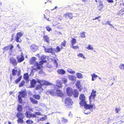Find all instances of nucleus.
Here are the masks:
<instances>
[{"label": "nucleus", "instance_id": "obj_38", "mask_svg": "<svg viewBox=\"0 0 124 124\" xmlns=\"http://www.w3.org/2000/svg\"><path fill=\"white\" fill-rule=\"evenodd\" d=\"M62 48H60L58 46H57L56 47V49H55V51L57 53L59 52H60L61 49Z\"/></svg>", "mask_w": 124, "mask_h": 124}, {"label": "nucleus", "instance_id": "obj_17", "mask_svg": "<svg viewBox=\"0 0 124 124\" xmlns=\"http://www.w3.org/2000/svg\"><path fill=\"white\" fill-rule=\"evenodd\" d=\"M68 78L69 79L73 81H75L76 78L74 76L72 75H69Z\"/></svg>", "mask_w": 124, "mask_h": 124}, {"label": "nucleus", "instance_id": "obj_52", "mask_svg": "<svg viewBox=\"0 0 124 124\" xmlns=\"http://www.w3.org/2000/svg\"><path fill=\"white\" fill-rule=\"evenodd\" d=\"M9 49V46H7V47H6L3 48V50H8Z\"/></svg>", "mask_w": 124, "mask_h": 124}, {"label": "nucleus", "instance_id": "obj_6", "mask_svg": "<svg viewBox=\"0 0 124 124\" xmlns=\"http://www.w3.org/2000/svg\"><path fill=\"white\" fill-rule=\"evenodd\" d=\"M46 56L44 55H42L40 59L41 61L39 62V63H37L36 66L38 68L41 69L42 67V65L44 63L46 62L45 59Z\"/></svg>", "mask_w": 124, "mask_h": 124}, {"label": "nucleus", "instance_id": "obj_11", "mask_svg": "<svg viewBox=\"0 0 124 124\" xmlns=\"http://www.w3.org/2000/svg\"><path fill=\"white\" fill-rule=\"evenodd\" d=\"M67 95L69 96H71L73 94L72 89L68 87L67 89Z\"/></svg>", "mask_w": 124, "mask_h": 124}, {"label": "nucleus", "instance_id": "obj_31", "mask_svg": "<svg viewBox=\"0 0 124 124\" xmlns=\"http://www.w3.org/2000/svg\"><path fill=\"white\" fill-rule=\"evenodd\" d=\"M23 77L25 80H27L29 78L28 74V73L25 74L24 75Z\"/></svg>", "mask_w": 124, "mask_h": 124}, {"label": "nucleus", "instance_id": "obj_28", "mask_svg": "<svg viewBox=\"0 0 124 124\" xmlns=\"http://www.w3.org/2000/svg\"><path fill=\"white\" fill-rule=\"evenodd\" d=\"M47 118V116H45L44 117L40 118L38 119L39 121H43L45 120Z\"/></svg>", "mask_w": 124, "mask_h": 124}, {"label": "nucleus", "instance_id": "obj_2", "mask_svg": "<svg viewBox=\"0 0 124 124\" xmlns=\"http://www.w3.org/2000/svg\"><path fill=\"white\" fill-rule=\"evenodd\" d=\"M79 99L81 100L80 102V104L81 106H85L86 109H90L91 111H93V109H95V106L93 104H87L85 101V97L84 94L80 95L79 97Z\"/></svg>", "mask_w": 124, "mask_h": 124}, {"label": "nucleus", "instance_id": "obj_51", "mask_svg": "<svg viewBox=\"0 0 124 124\" xmlns=\"http://www.w3.org/2000/svg\"><path fill=\"white\" fill-rule=\"evenodd\" d=\"M120 110V109L119 108H116L115 109V111L116 113H118L119 111Z\"/></svg>", "mask_w": 124, "mask_h": 124}, {"label": "nucleus", "instance_id": "obj_35", "mask_svg": "<svg viewBox=\"0 0 124 124\" xmlns=\"http://www.w3.org/2000/svg\"><path fill=\"white\" fill-rule=\"evenodd\" d=\"M17 109L18 111H21L22 110V107L21 105H18L17 107Z\"/></svg>", "mask_w": 124, "mask_h": 124}, {"label": "nucleus", "instance_id": "obj_5", "mask_svg": "<svg viewBox=\"0 0 124 124\" xmlns=\"http://www.w3.org/2000/svg\"><path fill=\"white\" fill-rule=\"evenodd\" d=\"M65 105L69 108H71L73 103V101L69 97H67L65 99Z\"/></svg>", "mask_w": 124, "mask_h": 124}, {"label": "nucleus", "instance_id": "obj_19", "mask_svg": "<svg viewBox=\"0 0 124 124\" xmlns=\"http://www.w3.org/2000/svg\"><path fill=\"white\" fill-rule=\"evenodd\" d=\"M30 48L32 51H35L36 50L37 48L36 46L35 45H31Z\"/></svg>", "mask_w": 124, "mask_h": 124}, {"label": "nucleus", "instance_id": "obj_55", "mask_svg": "<svg viewBox=\"0 0 124 124\" xmlns=\"http://www.w3.org/2000/svg\"><path fill=\"white\" fill-rule=\"evenodd\" d=\"M68 116H69L71 117L72 116V114H71V112H70Z\"/></svg>", "mask_w": 124, "mask_h": 124}, {"label": "nucleus", "instance_id": "obj_8", "mask_svg": "<svg viewBox=\"0 0 124 124\" xmlns=\"http://www.w3.org/2000/svg\"><path fill=\"white\" fill-rule=\"evenodd\" d=\"M96 91L94 90H93L92 92L91 93V95L89 97L90 103H91V101H93L94 100L95 98L96 97Z\"/></svg>", "mask_w": 124, "mask_h": 124}, {"label": "nucleus", "instance_id": "obj_3", "mask_svg": "<svg viewBox=\"0 0 124 124\" xmlns=\"http://www.w3.org/2000/svg\"><path fill=\"white\" fill-rule=\"evenodd\" d=\"M38 82L40 84V85H38L36 86V89L37 90L39 93L41 92L43 90L41 86L44 85H51V83L49 82L44 80H40L39 79H37Z\"/></svg>", "mask_w": 124, "mask_h": 124}, {"label": "nucleus", "instance_id": "obj_34", "mask_svg": "<svg viewBox=\"0 0 124 124\" xmlns=\"http://www.w3.org/2000/svg\"><path fill=\"white\" fill-rule=\"evenodd\" d=\"M77 56L78 57H82L84 59L86 58L85 57V56L83 55V54L82 53H79L78 54Z\"/></svg>", "mask_w": 124, "mask_h": 124}, {"label": "nucleus", "instance_id": "obj_12", "mask_svg": "<svg viewBox=\"0 0 124 124\" xmlns=\"http://www.w3.org/2000/svg\"><path fill=\"white\" fill-rule=\"evenodd\" d=\"M25 115L28 118H30L31 117H35V115L34 114H32L30 112H26L25 114Z\"/></svg>", "mask_w": 124, "mask_h": 124}, {"label": "nucleus", "instance_id": "obj_33", "mask_svg": "<svg viewBox=\"0 0 124 124\" xmlns=\"http://www.w3.org/2000/svg\"><path fill=\"white\" fill-rule=\"evenodd\" d=\"M18 124H23V119H19L17 120Z\"/></svg>", "mask_w": 124, "mask_h": 124}, {"label": "nucleus", "instance_id": "obj_36", "mask_svg": "<svg viewBox=\"0 0 124 124\" xmlns=\"http://www.w3.org/2000/svg\"><path fill=\"white\" fill-rule=\"evenodd\" d=\"M119 67L121 69L124 70V64H121L119 66Z\"/></svg>", "mask_w": 124, "mask_h": 124}, {"label": "nucleus", "instance_id": "obj_42", "mask_svg": "<svg viewBox=\"0 0 124 124\" xmlns=\"http://www.w3.org/2000/svg\"><path fill=\"white\" fill-rule=\"evenodd\" d=\"M17 72V70L13 69L12 70V75H16Z\"/></svg>", "mask_w": 124, "mask_h": 124}, {"label": "nucleus", "instance_id": "obj_9", "mask_svg": "<svg viewBox=\"0 0 124 124\" xmlns=\"http://www.w3.org/2000/svg\"><path fill=\"white\" fill-rule=\"evenodd\" d=\"M44 49L46 52L49 53H51L54 54H55V49H52L51 48L45 47Z\"/></svg>", "mask_w": 124, "mask_h": 124}, {"label": "nucleus", "instance_id": "obj_21", "mask_svg": "<svg viewBox=\"0 0 124 124\" xmlns=\"http://www.w3.org/2000/svg\"><path fill=\"white\" fill-rule=\"evenodd\" d=\"M84 106L85 108V110H84V113H85V114H90L91 112L92 111L90 110V109L88 108L86 109V108H85V106Z\"/></svg>", "mask_w": 124, "mask_h": 124}, {"label": "nucleus", "instance_id": "obj_22", "mask_svg": "<svg viewBox=\"0 0 124 124\" xmlns=\"http://www.w3.org/2000/svg\"><path fill=\"white\" fill-rule=\"evenodd\" d=\"M77 78L79 79H81L83 78V76L82 74L80 73H78L76 74Z\"/></svg>", "mask_w": 124, "mask_h": 124}, {"label": "nucleus", "instance_id": "obj_26", "mask_svg": "<svg viewBox=\"0 0 124 124\" xmlns=\"http://www.w3.org/2000/svg\"><path fill=\"white\" fill-rule=\"evenodd\" d=\"M33 97L34 98L37 100L40 99V96L39 95L37 94H34Z\"/></svg>", "mask_w": 124, "mask_h": 124}, {"label": "nucleus", "instance_id": "obj_46", "mask_svg": "<svg viewBox=\"0 0 124 124\" xmlns=\"http://www.w3.org/2000/svg\"><path fill=\"white\" fill-rule=\"evenodd\" d=\"M24 83L25 82L24 81H22L20 84L19 87H21L23 86L24 85Z\"/></svg>", "mask_w": 124, "mask_h": 124}, {"label": "nucleus", "instance_id": "obj_15", "mask_svg": "<svg viewBox=\"0 0 124 124\" xmlns=\"http://www.w3.org/2000/svg\"><path fill=\"white\" fill-rule=\"evenodd\" d=\"M10 61L11 63L14 65L15 66L17 65V62L15 59L13 58H11Z\"/></svg>", "mask_w": 124, "mask_h": 124}, {"label": "nucleus", "instance_id": "obj_7", "mask_svg": "<svg viewBox=\"0 0 124 124\" xmlns=\"http://www.w3.org/2000/svg\"><path fill=\"white\" fill-rule=\"evenodd\" d=\"M19 95L18 96L19 102L20 103H22V98L24 97L26 95V93L24 91H21L19 93Z\"/></svg>", "mask_w": 124, "mask_h": 124}, {"label": "nucleus", "instance_id": "obj_20", "mask_svg": "<svg viewBox=\"0 0 124 124\" xmlns=\"http://www.w3.org/2000/svg\"><path fill=\"white\" fill-rule=\"evenodd\" d=\"M79 93L77 90H75L73 93V96L75 97H77L78 96Z\"/></svg>", "mask_w": 124, "mask_h": 124}, {"label": "nucleus", "instance_id": "obj_63", "mask_svg": "<svg viewBox=\"0 0 124 124\" xmlns=\"http://www.w3.org/2000/svg\"><path fill=\"white\" fill-rule=\"evenodd\" d=\"M109 26H110L111 28H114V27L112 24H111Z\"/></svg>", "mask_w": 124, "mask_h": 124}, {"label": "nucleus", "instance_id": "obj_54", "mask_svg": "<svg viewBox=\"0 0 124 124\" xmlns=\"http://www.w3.org/2000/svg\"><path fill=\"white\" fill-rule=\"evenodd\" d=\"M62 81L64 82L65 83H66L67 82V79L66 78H63L62 79Z\"/></svg>", "mask_w": 124, "mask_h": 124}, {"label": "nucleus", "instance_id": "obj_58", "mask_svg": "<svg viewBox=\"0 0 124 124\" xmlns=\"http://www.w3.org/2000/svg\"><path fill=\"white\" fill-rule=\"evenodd\" d=\"M107 0L109 2L112 3L113 2V0Z\"/></svg>", "mask_w": 124, "mask_h": 124}, {"label": "nucleus", "instance_id": "obj_49", "mask_svg": "<svg viewBox=\"0 0 124 124\" xmlns=\"http://www.w3.org/2000/svg\"><path fill=\"white\" fill-rule=\"evenodd\" d=\"M62 121L63 123H66L67 122V120L65 119L64 118H62Z\"/></svg>", "mask_w": 124, "mask_h": 124}, {"label": "nucleus", "instance_id": "obj_27", "mask_svg": "<svg viewBox=\"0 0 124 124\" xmlns=\"http://www.w3.org/2000/svg\"><path fill=\"white\" fill-rule=\"evenodd\" d=\"M77 41L76 39L74 38H72L71 41V45H74L76 43Z\"/></svg>", "mask_w": 124, "mask_h": 124}, {"label": "nucleus", "instance_id": "obj_60", "mask_svg": "<svg viewBox=\"0 0 124 124\" xmlns=\"http://www.w3.org/2000/svg\"><path fill=\"white\" fill-rule=\"evenodd\" d=\"M45 13H46L47 14H49V12L48 10H46L45 11Z\"/></svg>", "mask_w": 124, "mask_h": 124}, {"label": "nucleus", "instance_id": "obj_32", "mask_svg": "<svg viewBox=\"0 0 124 124\" xmlns=\"http://www.w3.org/2000/svg\"><path fill=\"white\" fill-rule=\"evenodd\" d=\"M85 32L84 31H82V32L80 33V35L81 36L82 38H85Z\"/></svg>", "mask_w": 124, "mask_h": 124}, {"label": "nucleus", "instance_id": "obj_53", "mask_svg": "<svg viewBox=\"0 0 124 124\" xmlns=\"http://www.w3.org/2000/svg\"><path fill=\"white\" fill-rule=\"evenodd\" d=\"M9 49H10L11 50L13 48L14 46L12 45H10L9 46Z\"/></svg>", "mask_w": 124, "mask_h": 124}, {"label": "nucleus", "instance_id": "obj_45", "mask_svg": "<svg viewBox=\"0 0 124 124\" xmlns=\"http://www.w3.org/2000/svg\"><path fill=\"white\" fill-rule=\"evenodd\" d=\"M80 83V81H77L76 84V85L78 88L79 87L81 86Z\"/></svg>", "mask_w": 124, "mask_h": 124}, {"label": "nucleus", "instance_id": "obj_47", "mask_svg": "<svg viewBox=\"0 0 124 124\" xmlns=\"http://www.w3.org/2000/svg\"><path fill=\"white\" fill-rule=\"evenodd\" d=\"M72 46V48L74 49H76L77 48H79V46H74V45H71Z\"/></svg>", "mask_w": 124, "mask_h": 124}, {"label": "nucleus", "instance_id": "obj_1", "mask_svg": "<svg viewBox=\"0 0 124 124\" xmlns=\"http://www.w3.org/2000/svg\"><path fill=\"white\" fill-rule=\"evenodd\" d=\"M51 85L54 87V89L52 90H48L47 91V93H49L51 95L53 96H58L61 97L63 95V93L62 91L59 89L60 88L62 87V83L59 81L57 80L56 81V85H55L52 84Z\"/></svg>", "mask_w": 124, "mask_h": 124}, {"label": "nucleus", "instance_id": "obj_29", "mask_svg": "<svg viewBox=\"0 0 124 124\" xmlns=\"http://www.w3.org/2000/svg\"><path fill=\"white\" fill-rule=\"evenodd\" d=\"M67 71L69 72L72 74H74L75 72V71L73 70L70 68L68 69Z\"/></svg>", "mask_w": 124, "mask_h": 124}, {"label": "nucleus", "instance_id": "obj_61", "mask_svg": "<svg viewBox=\"0 0 124 124\" xmlns=\"http://www.w3.org/2000/svg\"><path fill=\"white\" fill-rule=\"evenodd\" d=\"M100 17V16H98V17H96L94 19H93V20H95L96 19H98V18H99Z\"/></svg>", "mask_w": 124, "mask_h": 124}, {"label": "nucleus", "instance_id": "obj_57", "mask_svg": "<svg viewBox=\"0 0 124 124\" xmlns=\"http://www.w3.org/2000/svg\"><path fill=\"white\" fill-rule=\"evenodd\" d=\"M36 114L38 115H41V113L39 112H36L35 113Z\"/></svg>", "mask_w": 124, "mask_h": 124}, {"label": "nucleus", "instance_id": "obj_48", "mask_svg": "<svg viewBox=\"0 0 124 124\" xmlns=\"http://www.w3.org/2000/svg\"><path fill=\"white\" fill-rule=\"evenodd\" d=\"M46 28L47 31H49L51 30V28L49 26H47L46 27Z\"/></svg>", "mask_w": 124, "mask_h": 124}, {"label": "nucleus", "instance_id": "obj_40", "mask_svg": "<svg viewBox=\"0 0 124 124\" xmlns=\"http://www.w3.org/2000/svg\"><path fill=\"white\" fill-rule=\"evenodd\" d=\"M22 78V77L21 76H20L19 78H17L16 80L15 81V83L16 84L18 83L21 80Z\"/></svg>", "mask_w": 124, "mask_h": 124}, {"label": "nucleus", "instance_id": "obj_18", "mask_svg": "<svg viewBox=\"0 0 124 124\" xmlns=\"http://www.w3.org/2000/svg\"><path fill=\"white\" fill-rule=\"evenodd\" d=\"M64 16L66 17L68 16L69 18L70 19H72L73 17L72 13H66V14L64 15Z\"/></svg>", "mask_w": 124, "mask_h": 124}, {"label": "nucleus", "instance_id": "obj_14", "mask_svg": "<svg viewBox=\"0 0 124 124\" xmlns=\"http://www.w3.org/2000/svg\"><path fill=\"white\" fill-rule=\"evenodd\" d=\"M17 116L19 119H23L24 116V115L21 112H18L17 114Z\"/></svg>", "mask_w": 124, "mask_h": 124}, {"label": "nucleus", "instance_id": "obj_41", "mask_svg": "<svg viewBox=\"0 0 124 124\" xmlns=\"http://www.w3.org/2000/svg\"><path fill=\"white\" fill-rule=\"evenodd\" d=\"M53 61L54 65L56 67H57L58 66V64L57 62V61L55 59H54L53 60Z\"/></svg>", "mask_w": 124, "mask_h": 124}, {"label": "nucleus", "instance_id": "obj_43", "mask_svg": "<svg viewBox=\"0 0 124 124\" xmlns=\"http://www.w3.org/2000/svg\"><path fill=\"white\" fill-rule=\"evenodd\" d=\"M66 43V42L65 40H64V41L61 43V46L62 48L63 47L65 46Z\"/></svg>", "mask_w": 124, "mask_h": 124}, {"label": "nucleus", "instance_id": "obj_64", "mask_svg": "<svg viewBox=\"0 0 124 124\" xmlns=\"http://www.w3.org/2000/svg\"><path fill=\"white\" fill-rule=\"evenodd\" d=\"M36 56H37L39 58L40 57V55L39 54H36Z\"/></svg>", "mask_w": 124, "mask_h": 124}, {"label": "nucleus", "instance_id": "obj_16", "mask_svg": "<svg viewBox=\"0 0 124 124\" xmlns=\"http://www.w3.org/2000/svg\"><path fill=\"white\" fill-rule=\"evenodd\" d=\"M37 82L36 80L32 79L31 81V86L32 87H34L35 85Z\"/></svg>", "mask_w": 124, "mask_h": 124}, {"label": "nucleus", "instance_id": "obj_44", "mask_svg": "<svg viewBox=\"0 0 124 124\" xmlns=\"http://www.w3.org/2000/svg\"><path fill=\"white\" fill-rule=\"evenodd\" d=\"M26 123L28 124L32 123H33V121L30 119H29L26 121Z\"/></svg>", "mask_w": 124, "mask_h": 124}, {"label": "nucleus", "instance_id": "obj_37", "mask_svg": "<svg viewBox=\"0 0 124 124\" xmlns=\"http://www.w3.org/2000/svg\"><path fill=\"white\" fill-rule=\"evenodd\" d=\"M86 48L88 50H93L94 48L90 45H89L88 46L86 47Z\"/></svg>", "mask_w": 124, "mask_h": 124}, {"label": "nucleus", "instance_id": "obj_25", "mask_svg": "<svg viewBox=\"0 0 124 124\" xmlns=\"http://www.w3.org/2000/svg\"><path fill=\"white\" fill-rule=\"evenodd\" d=\"M91 75L92 76V81L95 80L96 78L97 77H98V76L96 75L94 73H93Z\"/></svg>", "mask_w": 124, "mask_h": 124}, {"label": "nucleus", "instance_id": "obj_24", "mask_svg": "<svg viewBox=\"0 0 124 124\" xmlns=\"http://www.w3.org/2000/svg\"><path fill=\"white\" fill-rule=\"evenodd\" d=\"M30 101L34 104H37L38 103V102L37 100H35V99H34L32 98H30Z\"/></svg>", "mask_w": 124, "mask_h": 124}, {"label": "nucleus", "instance_id": "obj_56", "mask_svg": "<svg viewBox=\"0 0 124 124\" xmlns=\"http://www.w3.org/2000/svg\"><path fill=\"white\" fill-rule=\"evenodd\" d=\"M44 18L45 19H46L47 20H48V19H49V18L47 17V16L46 15L44 14Z\"/></svg>", "mask_w": 124, "mask_h": 124}, {"label": "nucleus", "instance_id": "obj_23", "mask_svg": "<svg viewBox=\"0 0 124 124\" xmlns=\"http://www.w3.org/2000/svg\"><path fill=\"white\" fill-rule=\"evenodd\" d=\"M58 72L60 74H65V71L64 70L62 69H59L57 70Z\"/></svg>", "mask_w": 124, "mask_h": 124}, {"label": "nucleus", "instance_id": "obj_30", "mask_svg": "<svg viewBox=\"0 0 124 124\" xmlns=\"http://www.w3.org/2000/svg\"><path fill=\"white\" fill-rule=\"evenodd\" d=\"M103 6L102 4H101L99 5L98 7L97 8L99 10H102L103 8Z\"/></svg>", "mask_w": 124, "mask_h": 124}, {"label": "nucleus", "instance_id": "obj_13", "mask_svg": "<svg viewBox=\"0 0 124 124\" xmlns=\"http://www.w3.org/2000/svg\"><path fill=\"white\" fill-rule=\"evenodd\" d=\"M23 34L21 32H18L16 35V40L17 42H19V39L20 37L23 36Z\"/></svg>", "mask_w": 124, "mask_h": 124}, {"label": "nucleus", "instance_id": "obj_39", "mask_svg": "<svg viewBox=\"0 0 124 124\" xmlns=\"http://www.w3.org/2000/svg\"><path fill=\"white\" fill-rule=\"evenodd\" d=\"M43 37L45 41L48 43L49 42V38L46 35L44 36Z\"/></svg>", "mask_w": 124, "mask_h": 124}, {"label": "nucleus", "instance_id": "obj_50", "mask_svg": "<svg viewBox=\"0 0 124 124\" xmlns=\"http://www.w3.org/2000/svg\"><path fill=\"white\" fill-rule=\"evenodd\" d=\"M103 24L106 25L107 24L109 25L111 24L110 23V22L109 21H107L106 22L104 23H102Z\"/></svg>", "mask_w": 124, "mask_h": 124}, {"label": "nucleus", "instance_id": "obj_62", "mask_svg": "<svg viewBox=\"0 0 124 124\" xmlns=\"http://www.w3.org/2000/svg\"><path fill=\"white\" fill-rule=\"evenodd\" d=\"M17 46L18 47V48H19V49H20L21 48L19 46V44H17Z\"/></svg>", "mask_w": 124, "mask_h": 124}, {"label": "nucleus", "instance_id": "obj_4", "mask_svg": "<svg viewBox=\"0 0 124 124\" xmlns=\"http://www.w3.org/2000/svg\"><path fill=\"white\" fill-rule=\"evenodd\" d=\"M36 58L35 57H33L32 58L31 60L30 61V63L32 64H34L35 65L34 66L32 67V72H34L35 71H37L38 69L39 70H40V71H39V73L41 74L43 73V71L41 69H39L37 67L36 64L37 63H38L37 62H35Z\"/></svg>", "mask_w": 124, "mask_h": 124}, {"label": "nucleus", "instance_id": "obj_10", "mask_svg": "<svg viewBox=\"0 0 124 124\" xmlns=\"http://www.w3.org/2000/svg\"><path fill=\"white\" fill-rule=\"evenodd\" d=\"M18 61V62H21L23 61L24 59V58L22 53H21L20 55H19L17 57Z\"/></svg>", "mask_w": 124, "mask_h": 124}, {"label": "nucleus", "instance_id": "obj_59", "mask_svg": "<svg viewBox=\"0 0 124 124\" xmlns=\"http://www.w3.org/2000/svg\"><path fill=\"white\" fill-rule=\"evenodd\" d=\"M5 124H11V123L9 121L5 122Z\"/></svg>", "mask_w": 124, "mask_h": 124}]
</instances>
